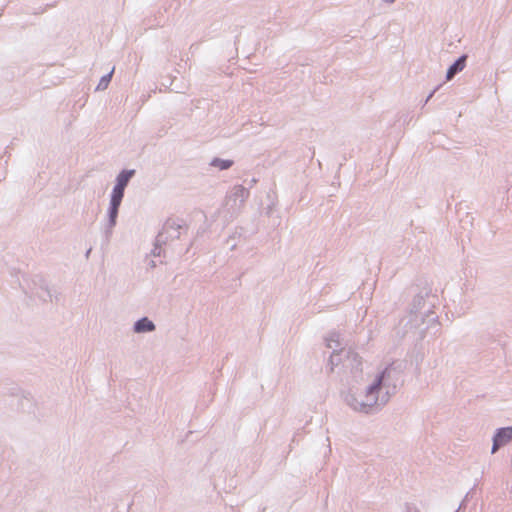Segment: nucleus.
<instances>
[{
  "label": "nucleus",
  "instance_id": "ddd939ff",
  "mask_svg": "<svg viewBox=\"0 0 512 512\" xmlns=\"http://www.w3.org/2000/svg\"><path fill=\"white\" fill-rule=\"evenodd\" d=\"M352 359L357 362L358 365H361V359L357 355H352Z\"/></svg>",
  "mask_w": 512,
  "mask_h": 512
},
{
  "label": "nucleus",
  "instance_id": "0eeeda50",
  "mask_svg": "<svg viewBox=\"0 0 512 512\" xmlns=\"http://www.w3.org/2000/svg\"><path fill=\"white\" fill-rule=\"evenodd\" d=\"M112 72H113V70L107 76H105L101 79L99 86H102L103 88L107 87L108 82L110 81Z\"/></svg>",
  "mask_w": 512,
  "mask_h": 512
},
{
  "label": "nucleus",
  "instance_id": "20e7f679",
  "mask_svg": "<svg viewBox=\"0 0 512 512\" xmlns=\"http://www.w3.org/2000/svg\"><path fill=\"white\" fill-rule=\"evenodd\" d=\"M152 330H154V324L147 318H143L135 324L136 332H146Z\"/></svg>",
  "mask_w": 512,
  "mask_h": 512
},
{
  "label": "nucleus",
  "instance_id": "39448f33",
  "mask_svg": "<svg viewBox=\"0 0 512 512\" xmlns=\"http://www.w3.org/2000/svg\"><path fill=\"white\" fill-rule=\"evenodd\" d=\"M134 171H122L117 177V183L127 186L130 178L132 177Z\"/></svg>",
  "mask_w": 512,
  "mask_h": 512
},
{
  "label": "nucleus",
  "instance_id": "9b49d317",
  "mask_svg": "<svg viewBox=\"0 0 512 512\" xmlns=\"http://www.w3.org/2000/svg\"><path fill=\"white\" fill-rule=\"evenodd\" d=\"M332 343H335V346H337V345H338V341H337V340L329 339V340H328V343H327V346H328L329 348H333L334 346H333V344H332Z\"/></svg>",
  "mask_w": 512,
  "mask_h": 512
},
{
  "label": "nucleus",
  "instance_id": "6e6552de",
  "mask_svg": "<svg viewBox=\"0 0 512 512\" xmlns=\"http://www.w3.org/2000/svg\"><path fill=\"white\" fill-rule=\"evenodd\" d=\"M122 201V197L112 196L111 197V206L119 207Z\"/></svg>",
  "mask_w": 512,
  "mask_h": 512
},
{
  "label": "nucleus",
  "instance_id": "423d86ee",
  "mask_svg": "<svg viewBox=\"0 0 512 512\" xmlns=\"http://www.w3.org/2000/svg\"><path fill=\"white\" fill-rule=\"evenodd\" d=\"M232 163L233 162L231 160L214 159L211 164L221 170H224L231 167Z\"/></svg>",
  "mask_w": 512,
  "mask_h": 512
},
{
  "label": "nucleus",
  "instance_id": "7ed1b4c3",
  "mask_svg": "<svg viewBox=\"0 0 512 512\" xmlns=\"http://www.w3.org/2000/svg\"><path fill=\"white\" fill-rule=\"evenodd\" d=\"M465 56L459 58L448 70L447 79L450 80L458 71L463 70L465 66Z\"/></svg>",
  "mask_w": 512,
  "mask_h": 512
},
{
  "label": "nucleus",
  "instance_id": "1a4fd4ad",
  "mask_svg": "<svg viewBox=\"0 0 512 512\" xmlns=\"http://www.w3.org/2000/svg\"><path fill=\"white\" fill-rule=\"evenodd\" d=\"M117 213H118V207H115V206H111L110 207V218H111V221L114 223L115 221V218L117 216Z\"/></svg>",
  "mask_w": 512,
  "mask_h": 512
},
{
  "label": "nucleus",
  "instance_id": "f03ea898",
  "mask_svg": "<svg viewBox=\"0 0 512 512\" xmlns=\"http://www.w3.org/2000/svg\"><path fill=\"white\" fill-rule=\"evenodd\" d=\"M512 439V427L501 428L498 430L493 440L492 453H495L500 447L506 445Z\"/></svg>",
  "mask_w": 512,
  "mask_h": 512
},
{
  "label": "nucleus",
  "instance_id": "f257e3e1",
  "mask_svg": "<svg viewBox=\"0 0 512 512\" xmlns=\"http://www.w3.org/2000/svg\"><path fill=\"white\" fill-rule=\"evenodd\" d=\"M391 369L386 368L374 381V383L368 388L366 394V400H358L353 398L350 400L351 406L356 410H365L367 407L373 406L377 401V392L383 382V380L390 376Z\"/></svg>",
  "mask_w": 512,
  "mask_h": 512
},
{
  "label": "nucleus",
  "instance_id": "4468645a",
  "mask_svg": "<svg viewBox=\"0 0 512 512\" xmlns=\"http://www.w3.org/2000/svg\"><path fill=\"white\" fill-rule=\"evenodd\" d=\"M388 2H393L394 0H387Z\"/></svg>",
  "mask_w": 512,
  "mask_h": 512
},
{
  "label": "nucleus",
  "instance_id": "f8f14e48",
  "mask_svg": "<svg viewBox=\"0 0 512 512\" xmlns=\"http://www.w3.org/2000/svg\"><path fill=\"white\" fill-rule=\"evenodd\" d=\"M123 195H124V193L113 189L112 196H118V197H122L123 198Z\"/></svg>",
  "mask_w": 512,
  "mask_h": 512
},
{
  "label": "nucleus",
  "instance_id": "9d476101",
  "mask_svg": "<svg viewBox=\"0 0 512 512\" xmlns=\"http://www.w3.org/2000/svg\"><path fill=\"white\" fill-rule=\"evenodd\" d=\"M126 186L122 185V184H119L117 183L116 186L114 187L115 190L117 191H120L122 193H124V189H125Z\"/></svg>",
  "mask_w": 512,
  "mask_h": 512
}]
</instances>
